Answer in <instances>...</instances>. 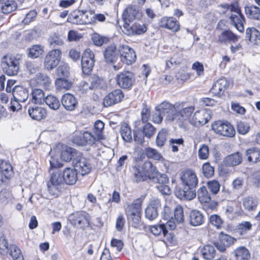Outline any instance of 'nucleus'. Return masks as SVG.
<instances>
[{"label": "nucleus", "instance_id": "f257e3e1", "mask_svg": "<svg viewBox=\"0 0 260 260\" xmlns=\"http://www.w3.org/2000/svg\"><path fill=\"white\" fill-rule=\"evenodd\" d=\"M180 179L183 189L179 191V198L187 200H192L196 196L195 191L192 189L198 184V179L196 173L192 170H186L181 173Z\"/></svg>", "mask_w": 260, "mask_h": 260}, {"label": "nucleus", "instance_id": "f03ea898", "mask_svg": "<svg viewBox=\"0 0 260 260\" xmlns=\"http://www.w3.org/2000/svg\"><path fill=\"white\" fill-rule=\"evenodd\" d=\"M160 108L170 111L171 114L167 117V120L176 123H179L186 120L189 121L194 110L193 106L182 108L180 105H173L167 102H164Z\"/></svg>", "mask_w": 260, "mask_h": 260}, {"label": "nucleus", "instance_id": "7ed1b4c3", "mask_svg": "<svg viewBox=\"0 0 260 260\" xmlns=\"http://www.w3.org/2000/svg\"><path fill=\"white\" fill-rule=\"evenodd\" d=\"M221 7L226 9V11H223V13H226L229 11L231 12L230 17L231 23L234 25L238 30L242 32L244 29L243 25L244 18L243 15H242L238 6L237 4H233L230 6L225 5Z\"/></svg>", "mask_w": 260, "mask_h": 260}, {"label": "nucleus", "instance_id": "20e7f679", "mask_svg": "<svg viewBox=\"0 0 260 260\" xmlns=\"http://www.w3.org/2000/svg\"><path fill=\"white\" fill-rule=\"evenodd\" d=\"M13 96L14 101H11L10 109L13 111L19 110L21 109L20 103L25 102L28 98V90L21 86H15L13 88Z\"/></svg>", "mask_w": 260, "mask_h": 260}, {"label": "nucleus", "instance_id": "39448f33", "mask_svg": "<svg viewBox=\"0 0 260 260\" xmlns=\"http://www.w3.org/2000/svg\"><path fill=\"white\" fill-rule=\"evenodd\" d=\"M19 59L14 57L5 55L2 61L1 67L4 73L9 76L17 74L19 70Z\"/></svg>", "mask_w": 260, "mask_h": 260}, {"label": "nucleus", "instance_id": "423d86ee", "mask_svg": "<svg viewBox=\"0 0 260 260\" xmlns=\"http://www.w3.org/2000/svg\"><path fill=\"white\" fill-rule=\"evenodd\" d=\"M212 129L216 134L226 137H233L235 135L234 127L228 121L218 120L213 122Z\"/></svg>", "mask_w": 260, "mask_h": 260}, {"label": "nucleus", "instance_id": "0eeeda50", "mask_svg": "<svg viewBox=\"0 0 260 260\" xmlns=\"http://www.w3.org/2000/svg\"><path fill=\"white\" fill-rule=\"evenodd\" d=\"M61 51L58 49H52L48 52L44 58V67L48 71L55 68L60 61Z\"/></svg>", "mask_w": 260, "mask_h": 260}, {"label": "nucleus", "instance_id": "6e6552de", "mask_svg": "<svg viewBox=\"0 0 260 260\" xmlns=\"http://www.w3.org/2000/svg\"><path fill=\"white\" fill-rule=\"evenodd\" d=\"M74 169L82 176L88 174L91 170V166L89 160L83 157L79 152L72 162Z\"/></svg>", "mask_w": 260, "mask_h": 260}, {"label": "nucleus", "instance_id": "1a4fd4ad", "mask_svg": "<svg viewBox=\"0 0 260 260\" xmlns=\"http://www.w3.org/2000/svg\"><path fill=\"white\" fill-rule=\"evenodd\" d=\"M211 112L210 110L202 109L194 112L189 123L192 125L199 126L203 125L211 119Z\"/></svg>", "mask_w": 260, "mask_h": 260}, {"label": "nucleus", "instance_id": "9d476101", "mask_svg": "<svg viewBox=\"0 0 260 260\" xmlns=\"http://www.w3.org/2000/svg\"><path fill=\"white\" fill-rule=\"evenodd\" d=\"M116 80L117 85L123 89L131 88L135 82L134 75L129 71H124L117 74Z\"/></svg>", "mask_w": 260, "mask_h": 260}, {"label": "nucleus", "instance_id": "9b49d317", "mask_svg": "<svg viewBox=\"0 0 260 260\" xmlns=\"http://www.w3.org/2000/svg\"><path fill=\"white\" fill-rule=\"evenodd\" d=\"M116 50L115 45L112 44L109 46L105 51L104 57L107 63H111L113 69L115 71H118L122 68V63L119 62L116 64V60L118 58Z\"/></svg>", "mask_w": 260, "mask_h": 260}, {"label": "nucleus", "instance_id": "f8f14e48", "mask_svg": "<svg viewBox=\"0 0 260 260\" xmlns=\"http://www.w3.org/2000/svg\"><path fill=\"white\" fill-rule=\"evenodd\" d=\"M120 60L127 64H131L136 59V55L134 50L127 45H121L119 47Z\"/></svg>", "mask_w": 260, "mask_h": 260}, {"label": "nucleus", "instance_id": "ddd939ff", "mask_svg": "<svg viewBox=\"0 0 260 260\" xmlns=\"http://www.w3.org/2000/svg\"><path fill=\"white\" fill-rule=\"evenodd\" d=\"M81 63L83 73L86 74H89L94 64V55L90 49H87L84 52Z\"/></svg>", "mask_w": 260, "mask_h": 260}, {"label": "nucleus", "instance_id": "4468645a", "mask_svg": "<svg viewBox=\"0 0 260 260\" xmlns=\"http://www.w3.org/2000/svg\"><path fill=\"white\" fill-rule=\"evenodd\" d=\"M14 174L13 168L9 161L0 160V182L7 183Z\"/></svg>", "mask_w": 260, "mask_h": 260}, {"label": "nucleus", "instance_id": "2eb2a0df", "mask_svg": "<svg viewBox=\"0 0 260 260\" xmlns=\"http://www.w3.org/2000/svg\"><path fill=\"white\" fill-rule=\"evenodd\" d=\"M124 98L121 90L117 89L108 93L104 99L103 105L108 107L120 103Z\"/></svg>", "mask_w": 260, "mask_h": 260}, {"label": "nucleus", "instance_id": "dca6fc26", "mask_svg": "<svg viewBox=\"0 0 260 260\" xmlns=\"http://www.w3.org/2000/svg\"><path fill=\"white\" fill-rule=\"evenodd\" d=\"M123 28L124 33L129 36L140 35L147 30V27L144 24L138 22H135L131 25L126 22L124 23Z\"/></svg>", "mask_w": 260, "mask_h": 260}, {"label": "nucleus", "instance_id": "f3484780", "mask_svg": "<svg viewBox=\"0 0 260 260\" xmlns=\"http://www.w3.org/2000/svg\"><path fill=\"white\" fill-rule=\"evenodd\" d=\"M159 26L176 32L180 29L179 22L172 17H163L159 20Z\"/></svg>", "mask_w": 260, "mask_h": 260}, {"label": "nucleus", "instance_id": "a211bd4d", "mask_svg": "<svg viewBox=\"0 0 260 260\" xmlns=\"http://www.w3.org/2000/svg\"><path fill=\"white\" fill-rule=\"evenodd\" d=\"M72 223L78 227H83L89 224V215L84 211L78 212L71 216Z\"/></svg>", "mask_w": 260, "mask_h": 260}, {"label": "nucleus", "instance_id": "6ab92c4d", "mask_svg": "<svg viewBox=\"0 0 260 260\" xmlns=\"http://www.w3.org/2000/svg\"><path fill=\"white\" fill-rule=\"evenodd\" d=\"M28 113L32 119L38 121L45 119L47 114L46 109L37 105L30 106L28 109Z\"/></svg>", "mask_w": 260, "mask_h": 260}, {"label": "nucleus", "instance_id": "aec40b11", "mask_svg": "<svg viewBox=\"0 0 260 260\" xmlns=\"http://www.w3.org/2000/svg\"><path fill=\"white\" fill-rule=\"evenodd\" d=\"M36 86L47 89L51 84L50 78L46 74L38 73L31 80Z\"/></svg>", "mask_w": 260, "mask_h": 260}, {"label": "nucleus", "instance_id": "412c9836", "mask_svg": "<svg viewBox=\"0 0 260 260\" xmlns=\"http://www.w3.org/2000/svg\"><path fill=\"white\" fill-rule=\"evenodd\" d=\"M61 103L68 111H73L77 107L78 102L76 98L72 94L66 93L61 99Z\"/></svg>", "mask_w": 260, "mask_h": 260}, {"label": "nucleus", "instance_id": "4be33fe9", "mask_svg": "<svg viewBox=\"0 0 260 260\" xmlns=\"http://www.w3.org/2000/svg\"><path fill=\"white\" fill-rule=\"evenodd\" d=\"M140 14L136 6H129L124 11L122 18L124 23L131 22L134 19L139 17Z\"/></svg>", "mask_w": 260, "mask_h": 260}, {"label": "nucleus", "instance_id": "5701e85b", "mask_svg": "<svg viewBox=\"0 0 260 260\" xmlns=\"http://www.w3.org/2000/svg\"><path fill=\"white\" fill-rule=\"evenodd\" d=\"M64 181L69 185L74 184L77 180V172L74 168H67L62 175Z\"/></svg>", "mask_w": 260, "mask_h": 260}, {"label": "nucleus", "instance_id": "b1692460", "mask_svg": "<svg viewBox=\"0 0 260 260\" xmlns=\"http://www.w3.org/2000/svg\"><path fill=\"white\" fill-rule=\"evenodd\" d=\"M228 86V83L225 78H220L215 82L211 90L214 95L220 96L223 93Z\"/></svg>", "mask_w": 260, "mask_h": 260}, {"label": "nucleus", "instance_id": "393cba45", "mask_svg": "<svg viewBox=\"0 0 260 260\" xmlns=\"http://www.w3.org/2000/svg\"><path fill=\"white\" fill-rule=\"evenodd\" d=\"M189 221L191 225L199 226L204 223V216L201 212L193 210L190 212Z\"/></svg>", "mask_w": 260, "mask_h": 260}, {"label": "nucleus", "instance_id": "a878e982", "mask_svg": "<svg viewBox=\"0 0 260 260\" xmlns=\"http://www.w3.org/2000/svg\"><path fill=\"white\" fill-rule=\"evenodd\" d=\"M239 37L234 34L230 30L223 31L218 36V41L221 43H226L229 42L235 43L239 40Z\"/></svg>", "mask_w": 260, "mask_h": 260}, {"label": "nucleus", "instance_id": "bb28decb", "mask_svg": "<svg viewBox=\"0 0 260 260\" xmlns=\"http://www.w3.org/2000/svg\"><path fill=\"white\" fill-rule=\"evenodd\" d=\"M242 156L239 152H236L227 156L224 160L225 166L234 167L239 165L242 162Z\"/></svg>", "mask_w": 260, "mask_h": 260}, {"label": "nucleus", "instance_id": "cd10ccee", "mask_svg": "<svg viewBox=\"0 0 260 260\" xmlns=\"http://www.w3.org/2000/svg\"><path fill=\"white\" fill-rule=\"evenodd\" d=\"M246 37L251 43L260 45V32L254 27L248 28L246 30Z\"/></svg>", "mask_w": 260, "mask_h": 260}, {"label": "nucleus", "instance_id": "c85d7f7f", "mask_svg": "<svg viewBox=\"0 0 260 260\" xmlns=\"http://www.w3.org/2000/svg\"><path fill=\"white\" fill-rule=\"evenodd\" d=\"M164 103L162 102L156 108V111L152 115V121L154 123H160L161 122L163 116L166 114V118L171 114V112L160 108V106Z\"/></svg>", "mask_w": 260, "mask_h": 260}, {"label": "nucleus", "instance_id": "c756f323", "mask_svg": "<svg viewBox=\"0 0 260 260\" xmlns=\"http://www.w3.org/2000/svg\"><path fill=\"white\" fill-rule=\"evenodd\" d=\"M140 168L149 179H150L157 171L156 167H154L152 163L149 160L145 161Z\"/></svg>", "mask_w": 260, "mask_h": 260}, {"label": "nucleus", "instance_id": "7c9ffc66", "mask_svg": "<svg viewBox=\"0 0 260 260\" xmlns=\"http://www.w3.org/2000/svg\"><path fill=\"white\" fill-rule=\"evenodd\" d=\"M142 202L143 199L141 198L136 199L133 203L127 206L126 209V213H141Z\"/></svg>", "mask_w": 260, "mask_h": 260}, {"label": "nucleus", "instance_id": "2f4dec72", "mask_svg": "<svg viewBox=\"0 0 260 260\" xmlns=\"http://www.w3.org/2000/svg\"><path fill=\"white\" fill-rule=\"evenodd\" d=\"M79 153V152L76 149L71 147H68L65 150L62 151L60 157L62 160L66 162L69 161L71 160L73 161Z\"/></svg>", "mask_w": 260, "mask_h": 260}, {"label": "nucleus", "instance_id": "473e14b6", "mask_svg": "<svg viewBox=\"0 0 260 260\" xmlns=\"http://www.w3.org/2000/svg\"><path fill=\"white\" fill-rule=\"evenodd\" d=\"M246 155L249 161L256 163L260 161V150L258 148L253 147L247 150Z\"/></svg>", "mask_w": 260, "mask_h": 260}, {"label": "nucleus", "instance_id": "72a5a7b5", "mask_svg": "<svg viewBox=\"0 0 260 260\" xmlns=\"http://www.w3.org/2000/svg\"><path fill=\"white\" fill-rule=\"evenodd\" d=\"M98 86V83H93L92 81H90L89 82L83 81L79 86V92L82 94H87L95 89Z\"/></svg>", "mask_w": 260, "mask_h": 260}, {"label": "nucleus", "instance_id": "f704fd0d", "mask_svg": "<svg viewBox=\"0 0 260 260\" xmlns=\"http://www.w3.org/2000/svg\"><path fill=\"white\" fill-rule=\"evenodd\" d=\"M258 202L253 197H248L243 200V205L244 209L248 211H254L256 209Z\"/></svg>", "mask_w": 260, "mask_h": 260}, {"label": "nucleus", "instance_id": "c9c22d12", "mask_svg": "<svg viewBox=\"0 0 260 260\" xmlns=\"http://www.w3.org/2000/svg\"><path fill=\"white\" fill-rule=\"evenodd\" d=\"M236 260H249L250 255L249 251L244 247H240L234 251Z\"/></svg>", "mask_w": 260, "mask_h": 260}, {"label": "nucleus", "instance_id": "e433bc0d", "mask_svg": "<svg viewBox=\"0 0 260 260\" xmlns=\"http://www.w3.org/2000/svg\"><path fill=\"white\" fill-rule=\"evenodd\" d=\"M46 104L51 109L54 110H58L60 106V101L55 96L49 95L45 98Z\"/></svg>", "mask_w": 260, "mask_h": 260}, {"label": "nucleus", "instance_id": "4c0bfd02", "mask_svg": "<svg viewBox=\"0 0 260 260\" xmlns=\"http://www.w3.org/2000/svg\"><path fill=\"white\" fill-rule=\"evenodd\" d=\"M215 250L213 246L207 245L202 249V254L206 260H213L215 255Z\"/></svg>", "mask_w": 260, "mask_h": 260}, {"label": "nucleus", "instance_id": "58836bf2", "mask_svg": "<svg viewBox=\"0 0 260 260\" xmlns=\"http://www.w3.org/2000/svg\"><path fill=\"white\" fill-rule=\"evenodd\" d=\"M120 134L123 140L126 142H130L133 139L132 130L127 124H123L120 128Z\"/></svg>", "mask_w": 260, "mask_h": 260}, {"label": "nucleus", "instance_id": "ea45409f", "mask_svg": "<svg viewBox=\"0 0 260 260\" xmlns=\"http://www.w3.org/2000/svg\"><path fill=\"white\" fill-rule=\"evenodd\" d=\"M245 12L249 18L260 20V8L251 6L245 8Z\"/></svg>", "mask_w": 260, "mask_h": 260}, {"label": "nucleus", "instance_id": "a19ab883", "mask_svg": "<svg viewBox=\"0 0 260 260\" xmlns=\"http://www.w3.org/2000/svg\"><path fill=\"white\" fill-rule=\"evenodd\" d=\"M13 260H24L21 250L15 245H11L8 249Z\"/></svg>", "mask_w": 260, "mask_h": 260}, {"label": "nucleus", "instance_id": "79ce46f5", "mask_svg": "<svg viewBox=\"0 0 260 260\" xmlns=\"http://www.w3.org/2000/svg\"><path fill=\"white\" fill-rule=\"evenodd\" d=\"M31 94L32 97L31 101L32 103L35 104H42L45 102V98L42 90L35 89L32 91Z\"/></svg>", "mask_w": 260, "mask_h": 260}, {"label": "nucleus", "instance_id": "37998d69", "mask_svg": "<svg viewBox=\"0 0 260 260\" xmlns=\"http://www.w3.org/2000/svg\"><path fill=\"white\" fill-rule=\"evenodd\" d=\"M104 125V122L101 120H97L94 123L93 133L96 138L100 140L105 139L103 134Z\"/></svg>", "mask_w": 260, "mask_h": 260}, {"label": "nucleus", "instance_id": "c03bdc74", "mask_svg": "<svg viewBox=\"0 0 260 260\" xmlns=\"http://www.w3.org/2000/svg\"><path fill=\"white\" fill-rule=\"evenodd\" d=\"M198 197L200 201L202 203H208L211 199L207 188L204 186H203L198 189Z\"/></svg>", "mask_w": 260, "mask_h": 260}, {"label": "nucleus", "instance_id": "a18cd8bd", "mask_svg": "<svg viewBox=\"0 0 260 260\" xmlns=\"http://www.w3.org/2000/svg\"><path fill=\"white\" fill-rule=\"evenodd\" d=\"M47 187L48 191L49 194L55 198L58 197L60 195L62 188V186L48 182H47Z\"/></svg>", "mask_w": 260, "mask_h": 260}, {"label": "nucleus", "instance_id": "49530a36", "mask_svg": "<svg viewBox=\"0 0 260 260\" xmlns=\"http://www.w3.org/2000/svg\"><path fill=\"white\" fill-rule=\"evenodd\" d=\"M158 185L168 184L169 178L166 174H161L158 171L150 179Z\"/></svg>", "mask_w": 260, "mask_h": 260}, {"label": "nucleus", "instance_id": "de8ad7c7", "mask_svg": "<svg viewBox=\"0 0 260 260\" xmlns=\"http://www.w3.org/2000/svg\"><path fill=\"white\" fill-rule=\"evenodd\" d=\"M168 137V131L166 129H162L160 131L157 136L156 142L158 147L163 146L167 141Z\"/></svg>", "mask_w": 260, "mask_h": 260}, {"label": "nucleus", "instance_id": "09e8293b", "mask_svg": "<svg viewBox=\"0 0 260 260\" xmlns=\"http://www.w3.org/2000/svg\"><path fill=\"white\" fill-rule=\"evenodd\" d=\"M56 73L59 77H68L70 74L69 65L64 62H61L56 69Z\"/></svg>", "mask_w": 260, "mask_h": 260}, {"label": "nucleus", "instance_id": "8fccbe9b", "mask_svg": "<svg viewBox=\"0 0 260 260\" xmlns=\"http://www.w3.org/2000/svg\"><path fill=\"white\" fill-rule=\"evenodd\" d=\"M150 231L155 236H158L161 233L165 236L168 233V230L166 229L165 223L151 226L150 227Z\"/></svg>", "mask_w": 260, "mask_h": 260}, {"label": "nucleus", "instance_id": "3c124183", "mask_svg": "<svg viewBox=\"0 0 260 260\" xmlns=\"http://www.w3.org/2000/svg\"><path fill=\"white\" fill-rule=\"evenodd\" d=\"M63 181L64 180L61 172L57 171L52 174L51 178L48 181V182L62 186Z\"/></svg>", "mask_w": 260, "mask_h": 260}, {"label": "nucleus", "instance_id": "603ef678", "mask_svg": "<svg viewBox=\"0 0 260 260\" xmlns=\"http://www.w3.org/2000/svg\"><path fill=\"white\" fill-rule=\"evenodd\" d=\"M79 15L74 16L75 19L80 18L79 20L75 21L77 24H87L91 23L92 19L91 18H88L87 14L84 13L83 12H79Z\"/></svg>", "mask_w": 260, "mask_h": 260}, {"label": "nucleus", "instance_id": "864d4df0", "mask_svg": "<svg viewBox=\"0 0 260 260\" xmlns=\"http://www.w3.org/2000/svg\"><path fill=\"white\" fill-rule=\"evenodd\" d=\"M8 243L4 234L0 231V254H7L8 253Z\"/></svg>", "mask_w": 260, "mask_h": 260}, {"label": "nucleus", "instance_id": "5fc2aeb1", "mask_svg": "<svg viewBox=\"0 0 260 260\" xmlns=\"http://www.w3.org/2000/svg\"><path fill=\"white\" fill-rule=\"evenodd\" d=\"M147 177L145 173L139 168H135L134 171V177L133 180L136 182L145 181L147 179Z\"/></svg>", "mask_w": 260, "mask_h": 260}, {"label": "nucleus", "instance_id": "6e6d98bb", "mask_svg": "<svg viewBox=\"0 0 260 260\" xmlns=\"http://www.w3.org/2000/svg\"><path fill=\"white\" fill-rule=\"evenodd\" d=\"M4 3L5 4L2 6L1 10L4 14H9L15 10L17 8L16 3L15 2L10 3L9 1H7L6 2V1Z\"/></svg>", "mask_w": 260, "mask_h": 260}, {"label": "nucleus", "instance_id": "4d7b16f0", "mask_svg": "<svg viewBox=\"0 0 260 260\" xmlns=\"http://www.w3.org/2000/svg\"><path fill=\"white\" fill-rule=\"evenodd\" d=\"M55 84L58 88L65 89L67 90L70 89L72 85L71 82L62 78L57 79Z\"/></svg>", "mask_w": 260, "mask_h": 260}, {"label": "nucleus", "instance_id": "13d9d810", "mask_svg": "<svg viewBox=\"0 0 260 260\" xmlns=\"http://www.w3.org/2000/svg\"><path fill=\"white\" fill-rule=\"evenodd\" d=\"M48 41L50 47L52 48L61 46L63 43L62 40L55 35L50 36Z\"/></svg>", "mask_w": 260, "mask_h": 260}, {"label": "nucleus", "instance_id": "bf43d9fd", "mask_svg": "<svg viewBox=\"0 0 260 260\" xmlns=\"http://www.w3.org/2000/svg\"><path fill=\"white\" fill-rule=\"evenodd\" d=\"M219 239L222 244L228 247L233 244L236 240L234 238L227 234H224L223 233L220 234Z\"/></svg>", "mask_w": 260, "mask_h": 260}, {"label": "nucleus", "instance_id": "052dcab7", "mask_svg": "<svg viewBox=\"0 0 260 260\" xmlns=\"http://www.w3.org/2000/svg\"><path fill=\"white\" fill-rule=\"evenodd\" d=\"M209 156V149L206 144H202L198 150V156L200 159L206 160Z\"/></svg>", "mask_w": 260, "mask_h": 260}, {"label": "nucleus", "instance_id": "680f3d73", "mask_svg": "<svg viewBox=\"0 0 260 260\" xmlns=\"http://www.w3.org/2000/svg\"><path fill=\"white\" fill-rule=\"evenodd\" d=\"M145 155L149 158H152L155 160H160L162 156L157 151L152 148H147L145 150Z\"/></svg>", "mask_w": 260, "mask_h": 260}, {"label": "nucleus", "instance_id": "e2e57ef3", "mask_svg": "<svg viewBox=\"0 0 260 260\" xmlns=\"http://www.w3.org/2000/svg\"><path fill=\"white\" fill-rule=\"evenodd\" d=\"M174 217L177 223H182L184 221V212L183 208L177 205L174 209Z\"/></svg>", "mask_w": 260, "mask_h": 260}, {"label": "nucleus", "instance_id": "0e129e2a", "mask_svg": "<svg viewBox=\"0 0 260 260\" xmlns=\"http://www.w3.org/2000/svg\"><path fill=\"white\" fill-rule=\"evenodd\" d=\"M156 132L155 128L150 123H147L143 126V132L145 137L150 138Z\"/></svg>", "mask_w": 260, "mask_h": 260}, {"label": "nucleus", "instance_id": "69168bd1", "mask_svg": "<svg viewBox=\"0 0 260 260\" xmlns=\"http://www.w3.org/2000/svg\"><path fill=\"white\" fill-rule=\"evenodd\" d=\"M128 220L132 222V226L137 227L141 221V213H126Z\"/></svg>", "mask_w": 260, "mask_h": 260}, {"label": "nucleus", "instance_id": "338daca9", "mask_svg": "<svg viewBox=\"0 0 260 260\" xmlns=\"http://www.w3.org/2000/svg\"><path fill=\"white\" fill-rule=\"evenodd\" d=\"M202 172L205 177H211L214 174V168L209 162H206L202 166Z\"/></svg>", "mask_w": 260, "mask_h": 260}, {"label": "nucleus", "instance_id": "774afa93", "mask_svg": "<svg viewBox=\"0 0 260 260\" xmlns=\"http://www.w3.org/2000/svg\"><path fill=\"white\" fill-rule=\"evenodd\" d=\"M43 52V48L41 45H34L29 51V56L33 58H37Z\"/></svg>", "mask_w": 260, "mask_h": 260}]
</instances>
